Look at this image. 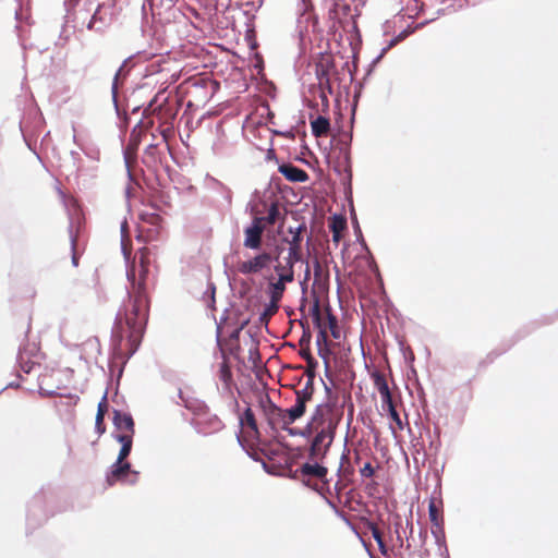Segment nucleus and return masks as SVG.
Returning a JSON list of instances; mask_svg holds the SVG:
<instances>
[{
    "instance_id": "c9c22d12",
    "label": "nucleus",
    "mask_w": 558,
    "mask_h": 558,
    "mask_svg": "<svg viewBox=\"0 0 558 558\" xmlns=\"http://www.w3.org/2000/svg\"><path fill=\"white\" fill-rule=\"evenodd\" d=\"M287 270H288V264L287 265L278 264L275 266V271L277 272L278 278H280V274L286 272Z\"/></svg>"
},
{
    "instance_id": "f704fd0d",
    "label": "nucleus",
    "mask_w": 558,
    "mask_h": 558,
    "mask_svg": "<svg viewBox=\"0 0 558 558\" xmlns=\"http://www.w3.org/2000/svg\"><path fill=\"white\" fill-rule=\"evenodd\" d=\"M378 545V548H379V551L381 553L383 556L385 557H389V550L385 544V542H380V543H377Z\"/></svg>"
},
{
    "instance_id": "2eb2a0df",
    "label": "nucleus",
    "mask_w": 558,
    "mask_h": 558,
    "mask_svg": "<svg viewBox=\"0 0 558 558\" xmlns=\"http://www.w3.org/2000/svg\"><path fill=\"white\" fill-rule=\"evenodd\" d=\"M372 378L374 386L378 390L381 398V408L386 409L395 405L392 395L390 392L386 376L379 372L373 373Z\"/></svg>"
},
{
    "instance_id": "e433bc0d",
    "label": "nucleus",
    "mask_w": 558,
    "mask_h": 558,
    "mask_svg": "<svg viewBox=\"0 0 558 558\" xmlns=\"http://www.w3.org/2000/svg\"><path fill=\"white\" fill-rule=\"evenodd\" d=\"M155 102H156V98L150 102L149 108H151L154 112H157L158 114H160L163 110V105L160 104L157 107L153 108Z\"/></svg>"
},
{
    "instance_id": "a211bd4d",
    "label": "nucleus",
    "mask_w": 558,
    "mask_h": 558,
    "mask_svg": "<svg viewBox=\"0 0 558 558\" xmlns=\"http://www.w3.org/2000/svg\"><path fill=\"white\" fill-rule=\"evenodd\" d=\"M428 515L434 527L441 530L444 525L442 501L430 498L428 502Z\"/></svg>"
},
{
    "instance_id": "39448f33",
    "label": "nucleus",
    "mask_w": 558,
    "mask_h": 558,
    "mask_svg": "<svg viewBox=\"0 0 558 558\" xmlns=\"http://www.w3.org/2000/svg\"><path fill=\"white\" fill-rule=\"evenodd\" d=\"M313 395L314 384L312 383V379H307L303 388L295 390V403L291 408L287 409L288 417H290L292 423L304 415L306 405L312 401Z\"/></svg>"
},
{
    "instance_id": "a878e982",
    "label": "nucleus",
    "mask_w": 558,
    "mask_h": 558,
    "mask_svg": "<svg viewBox=\"0 0 558 558\" xmlns=\"http://www.w3.org/2000/svg\"><path fill=\"white\" fill-rule=\"evenodd\" d=\"M108 410L107 397L106 395L102 397V400L98 403L97 414H96V428L99 433L105 432L104 418Z\"/></svg>"
},
{
    "instance_id": "dca6fc26",
    "label": "nucleus",
    "mask_w": 558,
    "mask_h": 558,
    "mask_svg": "<svg viewBox=\"0 0 558 558\" xmlns=\"http://www.w3.org/2000/svg\"><path fill=\"white\" fill-rule=\"evenodd\" d=\"M279 172L291 182H306L308 174L305 170L293 166L292 163H283L279 166Z\"/></svg>"
},
{
    "instance_id": "aec40b11",
    "label": "nucleus",
    "mask_w": 558,
    "mask_h": 558,
    "mask_svg": "<svg viewBox=\"0 0 558 558\" xmlns=\"http://www.w3.org/2000/svg\"><path fill=\"white\" fill-rule=\"evenodd\" d=\"M329 228L332 232V242L338 245L341 241L342 232L347 229L345 218L339 215L332 216Z\"/></svg>"
},
{
    "instance_id": "cd10ccee",
    "label": "nucleus",
    "mask_w": 558,
    "mask_h": 558,
    "mask_svg": "<svg viewBox=\"0 0 558 558\" xmlns=\"http://www.w3.org/2000/svg\"><path fill=\"white\" fill-rule=\"evenodd\" d=\"M70 241H71V259L72 265L76 267L78 265V254L76 252V235L73 234L72 231H70Z\"/></svg>"
},
{
    "instance_id": "4be33fe9",
    "label": "nucleus",
    "mask_w": 558,
    "mask_h": 558,
    "mask_svg": "<svg viewBox=\"0 0 558 558\" xmlns=\"http://www.w3.org/2000/svg\"><path fill=\"white\" fill-rule=\"evenodd\" d=\"M116 438L122 445L117 460L125 461V459L129 457V454H130V452L132 450L133 436H131V435H117Z\"/></svg>"
},
{
    "instance_id": "72a5a7b5",
    "label": "nucleus",
    "mask_w": 558,
    "mask_h": 558,
    "mask_svg": "<svg viewBox=\"0 0 558 558\" xmlns=\"http://www.w3.org/2000/svg\"><path fill=\"white\" fill-rule=\"evenodd\" d=\"M371 532H372V536L374 537L376 543H380L384 541L383 532L379 530V527L377 525L373 524L371 526Z\"/></svg>"
},
{
    "instance_id": "a19ab883",
    "label": "nucleus",
    "mask_w": 558,
    "mask_h": 558,
    "mask_svg": "<svg viewBox=\"0 0 558 558\" xmlns=\"http://www.w3.org/2000/svg\"><path fill=\"white\" fill-rule=\"evenodd\" d=\"M118 75H119V73H117V74H116L114 82H113V85H112V89H113V93H114V94L117 93V81H118Z\"/></svg>"
},
{
    "instance_id": "6e6552de",
    "label": "nucleus",
    "mask_w": 558,
    "mask_h": 558,
    "mask_svg": "<svg viewBox=\"0 0 558 558\" xmlns=\"http://www.w3.org/2000/svg\"><path fill=\"white\" fill-rule=\"evenodd\" d=\"M313 435V439L310 447V459L311 460H323L328 452L336 433L327 432H308Z\"/></svg>"
},
{
    "instance_id": "423d86ee",
    "label": "nucleus",
    "mask_w": 558,
    "mask_h": 558,
    "mask_svg": "<svg viewBox=\"0 0 558 558\" xmlns=\"http://www.w3.org/2000/svg\"><path fill=\"white\" fill-rule=\"evenodd\" d=\"M259 404L271 428H284L286 426L292 424L290 417H288L287 414L288 410H283L277 407L268 396H266L265 399H262Z\"/></svg>"
},
{
    "instance_id": "58836bf2",
    "label": "nucleus",
    "mask_w": 558,
    "mask_h": 558,
    "mask_svg": "<svg viewBox=\"0 0 558 558\" xmlns=\"http://www.w3.org/2000/svg\"><path fill=\"white\" fill-rule=\"evenodd\" d=\"M123 253L126 258H129L131 254V250L126 247V245H123Z\"/></svg>"
},
{
    "instance_id": "1a4fd4ad",
    "label": "nucleus",
    "mask_w": 558,
    "mask_h": 558,
    "mask_svg": "<svg viewBox=\"0 0 558 558\" xmlns=\"http://www.w3.org/2000/svg\"><path fill=\"white\" fill-rule=\"evenodd\" d=\"M272 259L269 252H262L247 260L239 263L238 270L242 275L257 274L269 267Z\"/></svg>"
},
{
    "instance_id": "ddd939ff",
    "label": "nucleus",
    "mask_w": 558,
    "mask_h": 558,
    "mask_svg": "<svg viewBox=\"0 0 558 558\" xmlns=\"http://www.w3.org/2000/svg\"><path fill=\"white\" fill-rule=\"evenodd\" d=\"M265 229L260 226V220L252 221V225L244 229L243 246L250 250H259L263 243V233Z\"/></svg>"
},
{
    "instance_id": "0eeeda50",
    "label": "nucleus",
    "mask_w": 558,
    "mask_h": 558,
    "mask_svg": "<svg viewBox=\"0 0 558 558\" xmlns=\"http://www.w3.org/2000/svg\"><path fill=\"white\" fill-rule=\"evenodd\" d=\"M138 472L131 470V464L125 461L117 460L107 474V484L113 486L118 482H129L134 484L137 481Z\"/></svg>"
},
{
    "instance_id": "2f4dec72",
    "label": "nucleus",
    "mask_w": 558,
    "mask_h": 558,
    "mask_svg": "<svg viewBox=\"0 0 558 558\" xmlns=\"http://www.w3.org/2000/svg\"><path fill=\"white\" fill-rule=\"evenodd\" d=\"M141 219L144 221H147L150 225H158L161 218L158 214H155V213H150V214L143 213V214H141Z\"/></svg>"
},
{
    "instance_id": "b1692460",
    "label": "nucleus",
    "mask_w": 558,
    "mask_h": 558,
    "mask_svg": "<svg viewBox=\"0 0 558 558\" xmlns=\"http://www.w3.org/2000/svg\"><path fill=\"white\" fill-rule=\"evenodd\" d=\"M300 355L303 360H305L306 365H307V369H306L307 379H312V383L314 384L315 369H316L318 363L311 354V351L308 348L302 349L300 351Z\"/></svg>"
},
{
    "instance_id": "c756f323",
    "label": "nucleus",
    "mask_w": 558,
    "mask_h": 558,
    "mask_svg": "<svg viewBox=\"0 0 558 558\" xmlns=\"http://www.w3.org/2000/svg\"><path fill=\"white\" fill-rule=\"evenodd\" d=\"M279 303L280 301H274L269 300V304L266 306L265 312L263 313V316H272L275 315L279 310Z\"/></svg>"
},
{
    "instance_id": "5701e85b",
    "label": "nucleus",
    "mask_w": 558,
    "mask_h": 558,
    "mask_svg": "<svg viewBox=\"0 0 558 558\" xmlns=\"http://www.w3.org/2000/svg\"><path fill=\"white\" fill-rule=\"evenodd\" d=\"M107 26L108 22L101 15V7L99 5L87 24V28L89 31L104 32Z\"/></svg>"
},
{
    "instance_id": "20e7f679",
    "label": "nucleus",
    "mask_w": 558,
    "mask_h": 558,
    "mask_svg": "<svg viewBox=\"0 0 558 558\" xmlns=\"http://www.w3.org/2000/svg\"><path fill=\"white\" fill-rule=\"evenodd\" d=\"M192 425L198 434L204 436L216 434L225 428L220 417L211 413L205 404L193 409Z\"/></svg>"
},
{
    "instance_id": "bb28decb",
    "label": "nucleus",
    "mask_w": 558,
    "mask_h": 558,
    "mask_svg": "<svg viewBox=\"0 0 558 558\" xmlns=\"http://www.w3.org/2000/svg\"><path fill=\"white\" fill-rule=\"evenodd\" d=\"M312 316H313L314 323L319 328L318 340L322 339L323 341H326L327 340V331H326V328L322 327L320 308H319V305L317 302L312 307Z\"/></svg>"
},
{
    "instance_id": "f3484780",
    "label": "nucleus",
    "mask_w": 558,
    "mask_h": 558,
    "mask_svg": "<svg viewBox=\"0 0 558 558\" xmlns=\"http://www.w3.org/2000/svg\"><path fill=\"white\" fill-rule=\"evenodd\" d=\"M113 424L117 429L122 432L120 435L134 436V434H135L134 421L130 414L114 411Z\"/></svg>"
},
{
    "instance_id": "9b49d317",
    "label": "nucleus",
    "mask_w": 558,
    "mask_h": 558,
    "mask_svg": "<svg viewBox=\"0 0 558 558\" xmlns=\"http://www.w3.org/2000/svg\"><path fill=\"white\" fill-rule=\"evenodd\" d=\"M306 230V226L300 225L295 230L292 228L289 229V232L292 234L290 240H287L289 243V250H288V267H291L293 269V266L295 263L300 262L302 259V248H301V242H302V231Z\"/></svg>"
},
{
    "instance_id": "79ce46f5",
    "label": "nucleus",
    "mask_w": 558,
    "mask_h": 558,
    "mask_svg": "<svg viewBox=\"0 0 558 558\" xmlns=\"http://www.w3.org/2000/svg\"><path fill=\"white\" fill-rule=\"evenodd\" d=\"M398 40H399V39H393V40L390 43V45H389V47H388V48L392 47V46H393Z\"/></svg>"
},
{
    "instance_id": "9d476101",
    "label": "nucleus",
    "mask_w": 558,
    "mask_h": 558,
    "mask_svg": "<svg viewBox=\"0 0 558 558\" xmlns=\"http://www.w3.org/2000/svg\"><path fill=\"white\" fill-rule=\"evenodd\" d=\"M218 345L221 354V362L218 364L217 377L222 384V390L229 395H232V388L234 386L233 375L230 366V359L220 345V341L218 340Z\"/></svg>"
},
{
    "instance_id": "f03ea898",
    "label": "nucleus",
    "mask_w": 558,
    "mask_h": 558,
    "mask_svg": "<svg viewBox=\"0 0 558 558\" xmlns=\"http://www.w3.org/2000/svg\"><path fill=\"white\" fill-rule=\"evenodd\" d=\"M342 411H339L335 403L327 401L316 407L311 421L307 424L308 432L336 433L341 421Z\"/></svg>"
},
{
    "instance_id": "412c9836",
    "label": "nucleus",
    "mask_w": 558,
    "mask_h": 558,
    "mask_svg": "<svg viewBox=\"0 0 558 558\" xmlns=\"http://www.w3.org/2000/svg\"><path fill=\"white\" fill-rule=\"evenodd\" d=\"M312 133L315 137H325L330 131L329 119L318 116L315 120L311 121Z\"/></svg>"
},
{
    "instance_id": "7ed1b4c3",
    "label": "nucleus",
    "mask_w": 558,
    "mask_h": 558,
    "mask_svg": "<svg viewBox=\"0 0 558 558\" xmlns=\"http://www.w3.org/2000/svg\"><path fill=\"white\" fill-rule=\"evenodd\" d=\"M301 465L296 471L298 477L319 494L330 493V484L327 480L328 469L319 463L320 460H312Z\"/></svg>"
},
{
    "instance_id": "4468645a",
    "label": "nucleus",
    "mask_w": 558,
    "mask_h": 558,
    "mask_svg": "<svg viewBox=\"0 0 558 558\" xmlns=\"http://www.w3.org/2000/svg\"><path fill=\"white\" fill-rule=\"evenodd\" d=\"M294 280V271L291 267H288L286 272L280 274V278H278L275 282H269L268 284V294L269 299L274 301H281L283 293L286 291V284L290 283Z\"/></svg>"
},
{
    "instance_id": "f8f14e48",
    "label": "nucleus",
    "mask_w": 558,
    "mask_h": 558,
    "mask_svg": "<svg viewBox=\"0 0 558 558\" xmlns=\"http://www.w3.org/2000/svg\"><path fill=\"white\" fill-rule=\"evenodd\" d=\"M286 216V208L275 201L268 206L266 216H256L253 219L260 220V226L266 229L268 226H275L276 223H279V226L282 227L284 225Z\"/></svg>"
},
{
    "instance_id": "473e14b6",
    "label": "nucleus",
    "mask_w": 558,
    "mask_h": 558,
    "mask_svg": "<svg viewBox=\"0 0 558 558\" xmlns=\"http://www.w3.org/2000/svg\"><path fill=\"white\" fill-rule=\"evenodd\" d=\"M374 472L375 470L369 462L365 463L364 466L360 470V473L363 477H372Z\"/></svg>"
},
{
    "instance_id": "7c9ffc66",
    "label": "nucleus",
    "mask_w": 558,
    "mask_h": 558,
    "mask_svg": "<svg viewBox=\"0 0 558 558\" xmlns=\"http://www.w3.org/2000/svg\"><path fill=\"white\" fill-rule=\"evenodd\" d=\"M385 410L388 412L390 418L398 425V427L402 429V422L399 413L396 410V405H391L389 408H386Z\"/></svg>"
},
{
    "instance_id": "4c0bfd02",
    "label": "nucleus",
    "mask_w": 558,
    "mask_h": 558,
    "mask_svg": "<svg viewBox=\"0 0 558 558\" xmlns=\"http://www.w3.org/2000/svg\"><path fill=\"white\" fill-rule=\"evenodd\" d=\"M36 366V364L33 362V363H25V364H22V369L25 372V373H31L34 367Z\"/></svg>"
},
{
    "instance_id": "6ab92c4d",
    "label": "nucleus",
    "mask_w": 558,
    "mask_h": 558,
    "mask_svg": "<svg viewBox=\"0 0 558 558\" xmlns=\"http://www.w3.org/2000/svg\"><path fill=\"white\" fill-rule=\"evenodd\" d=\"M240 425L242 428H246L251 436L258 437L259 430L255 414L251 408H246L245 411L239 417Z\"/></svg>"
},
{
    "instance_id": "c85d7f7f",
    "label": "nucleus",
    "mask_w": 558,
    "mask_h": 558,
    "mask_svg": "<svg viewBox=\"0 0 558 558\" xmlns=\"http://www.w3.org/2000/svg\"><path fill=\"white\" fill-rule=\"evenodd\" d=\"M328 328L333 338L338 339L340 337L337 318L331 314H328Z\"/></svg>"
},
{
    "instance_id": "393cba45",
    "label": "nucleus",
    "mask_w": 558,
    "mask_h": 558,
    "mask_svg": "<svg viewBox=\"0 0 558 558\" xmlns=\"http://www.w3.org/2000/svg\"><path fill=\"white\" fill-rule=\"evenodd\" d=\"M143 129L141 126H136L133 129V131L130 134L129 143L125 149L126 156H130L131 154H135L138 145L141 143V135H142Z\"/></svg>"
},
{
    "instance_id": "f257e3e1",
    "label": "nucleus",
    "mask_w": 558,
    "mask_h": 558,
    "mask_svg": "<svg viewBox=\"0 0 558 558\" xmlns=\"http://www.w3.org/2000/svg\"><path fill=\"white\" fill-rule=\"evenodd\" d=\"M149 252L141 248L128 270L129 298L119 311L112 328V342L117 350L132 355L137 350L148 320L149 298L146 287Z\"/></svg>"
},
{
    "instance_id": "ea45409f",
    "label": "nucleus",
    "mask_w": 558,
    "mask_h": 558,
    "mask_svg": "<svg viewBox=\"0 0 558 558\" xmlns=\"http://www.w3.org/2000/svg\"><path fill=\"white\" fill-rule=\"evenodd\" d=\"M239 333H240V329H235V330H233V332L231 333L230 337L232 339H238L239 338Z\"/></svg>"
}]
</instances>
